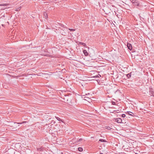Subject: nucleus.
<instances>
[{
	"instance_id": "1",
	"label": "nucleus",
	"mask_w": 154,
	"mask_h": 154,
	"mask_svg": "<svg viewBox=\"0 0 154 154\" xmlns=\"http://www.w3.org/2000/svg\"><path fill=\"white\" fill-rule=\"evenodd\" d=\"M132 2L134 5L137 6H140V3L138 1L136 0H132Z\"/></svg>"
},
{
	"instance_id": "2",
	"label": "nucleus",
	"mask_w": 154,
	"mask_h": 154,
	"mask_svg": "<svg viewBox=\"0 0 154 154\" xmlns=\"http://www.w3.org/2000/svg\"><path fill=\"white\" fill-rule=\"evenodd\" d=\"M69 99V97H68V95H67V94H65L63 97V99L64 100V101H67V102L68 101Z\"/></svg>"
},
{
	"instance_id": "3",
	"label": "nucleus",
	"mask_w": 154,
	"mask_h": 154,
	"mask_svg": "<svg viewBox=\"0 0 154 154\" xmlns=\"http://www.w3.org/2000/svg\"><path fill=\"white\" fill-rule=\"evenodd\" d=\"M115 121L118 123H121L122 122V119L120 118L115 119Z\"/></svg>"
},
{
	"instance_id": "4",
	"label": "nucleus",
	"mask_w": 154,
	"mask_h": 154,
	"mask_svg": "<svg viewBox=\"0 0 154 154\" xmlns=\"http://www.w3.org/2000/svg\"><path fill=\"white\" fill-rule=\"evenodd\" d=\"M127 46L128 48L130 50H131L132 48V47L131 45L129 43H127Z\"/></svg>"
},
{
	"instance_id": "5",
	"label": "nucleus",
	"mask_w": 154,
	"mask_h": 154,
	"mask_svg": "<svg viewBox=\"0 0 154 154\" xmlns=\"http://www.w3.org/2000/svg\"><path fill=\"white\" fill-rule=\"evenodd\" d=\"M153 91L152 89L151 88L149 89V94L151 96H153Z\"/></svg>"
},
{
	"instance_id": "6",
	"label": "nucleus",
	"mask_w": 154,
	"mask_h": 154,
	"mask_svg": "<svg viewBox=\"0 0 154 154\" xmlns=\"http://www.w3.org/2000/svg\"><path fill=\"white\" fill-rule=\"evenodd\" d=\"M59 25H60V26H61L63 28H61L60 27H59V28L60 29H61L63 31H64V29H65V27H64V26L63 25V24H60V23Z\"/></svg>"
},
{
	"instance_id": "7",
	"label": "nucleus",
	"mask_w": 154,
	"mask_h": 154,
	"mask_svg": "<svg viewBox=\"0 0 154 154\" xmlns=\"http://www.w3.org/2000/svg\"><path fill=\"white\" fill-rule=\"evenodd\" d=\"M83 53L85 56H87L88 55V53L86 50H84L83 51Z\"/></svg>"
},
{
	"instance_id": "8",
	"label": "nucleus",
	"mask_w": 154,
	"mask_h": 154,
	"mask_svg": "<svg viewBox=\"0 0 154 154\" xmlns=\"http://www.w3.org/2000/svg\"><path fill=\"white\" fill-rule=\"evenodd\" d=\"M128 79L130 78L131 77V73H130L126 75Z\"/></svg>"
},
{
	"instance_id": "9",
	"label": "nucleus",
	"mask_w": 154,
	"mask_h": 154,
	"mask_svg": "<svg viewBox=\"0 0 154 154\" xmlns=\"http://www.w3.org/2000/svg\"><path fill=\"white\" fill-rule=\"evenodd\" d=\"M55 118L58 121L63 122V120L60 119L59 117L55 116Z\"/></svg>"
},
{
	"instance_id": "10",
	"label": "nucleus",
	"mask_w": 154,
	"mask_h": 154,
	"mask_svg": "<svg viewBox=\"0 0 154 154\" xmlns=\"http://www.w3.org/2000/svg\"><path fill=\"white\" fill-rule=\"evenodd\" d=\"M8 4H0V6H6L8 5Z\"/></svg>"
},
{
	"instance_id": "11",
	"label": "nucleus",
	"mask_w": 154,
	"mask_h": 154,
	"mask_svg": "<svg viewBox=\"0 0 154 154\" xmlns=\"http://www.w3.org/2000/svg\"><path fill=\"white\" fill-rule=\"evenodd\" d=\"M99 141L101 142H107V141L105 140L102 139H100Z\"/></svg>"
},
{
	"instance_id": "12",
	"label": "nucleus",
	"mask_w": 154,
	"mask_h": 154,
	"mask_svg": "<svg viewBox=\"0 0 154 154\" xmlns=\"http://www.w3.org/2000/svg\"><path fill=\"white\" fill-rule=\"evenodd\" d=\"M79 43L80 45H83L85 47L86 46V44L85 43H83L81 42H79Z\"/></svg>"
},
{
	"instance_id": "13",
	"label": "nucleus",
	"mask_w": 154,
	"mask_h": 154,
	"mask_svg": "<svg viewBox=\"0 0 154 154\" xmlns=\"http://www.w3.org/2000/svg\"><path fill=\"white\" fill-rule=\"evenodd\" d=\"M44 16L45 19H47L48 18V15L47 14L46 12L44 13Z\"/></svg>"
},
{
	"instance_id": "14",
	"label": "nucleus",
	"mask_w": 154,
	"mask_h": 154,
	"mask_svg": "<svg viewBox=\"0 0 154 154\" xmlns=\"http://www.w3.org/2000/svg\"><path fill=\"white\" fill-rule=\"evenodd\" d=\"M78 150L79 152H82L83 151V149L82 147H79L78 148Z\"/></svg>"
},
{
	"instance_id": "15",
	"label": "nucleus",
	"mask_w": 154,
	"mask_h": 154,
	"mask_svg": "<svg viewBox=\"0 0 154 154\" xmlns=\"http://www.w3.org/2000/svg\"><path fill=\"white\" fill-rule=\"evenodd\" d=\"M105 128L108 130H110L111 129V127L109 126H106Z\"/></svg>"
},
{
	"instance_id": "16",
	"label": "nucleus",
	"mask_w": 154,
	"mask_h": 154,
	"mask_svg": "<svg viewBox=\"0 0 154 154\" xmlns=\"http://www.w3.org/2000/svg\"><path fill=\"white\" fill-rule=\"evenodd\" d=\"M16 9L15 10L16 11H19L20 10V9H21L20 7H18L17 8H16Z\"/></svg>"
},
{
	"instance_id": "17",
	"label": "nucleus",
	"mask_w": 154,
	"mask_h": 154,
	"mask_svg": "<svg viewBox=\"0 0 154 154\" xmlns=\"http://www.w3.org/2000/svg\"><path fill=\"white\" fill-rule=\"evenodd\" d=\"M26 122L24 121V122H21V123H16V124H23V123H26ZM15 123V124L16 123Z\"/></svg>"
},
{
	"instance_id": "18",
	"label": "nucleus",
	"mask_w": 154,
	"mask_h": 154,
	"mask_svg": "<svg viewBox=\"0 0 154 154\" xmlns=\"http://www.w3.org/2000/svg\"><path fill=\"white\" fill-rule=\"evenodd\" d=\"M60 32L61 33V34L62 35H65L66 34V33L64 32Z\"/></svg>"
},
{
	"instance_id": "19",
	"label": "nucleus",
	"mask_w": 154,
	"mask_h": 154,
	"mask_svg": "<svg viewBox=\"0 0 154 154\" xmlns=\"http://www.w3.org/2000/svg\"><path fill=\"white\" fill-rule=\"evenodd\" d=\"M82 140V139H79V140H78L77 141L78 142H80Z\"/></svg>"
},
{
	"instance_id": "20",
	"label": "nucleus",
	"mask_w": 154,
	"mask_h": 154,
	"mask_svg": "<svg viewBox=\"0 0 154 154\" xmlns=\"http://www.w3.org/2000/svg\"><path fill=\"white\" fill-rule=\"evenodd\" d=\"M125 116L126 115L125 114H123L122 115V116L123 118H124L125 117Z\"/></svg>"
},
{
	"instance_id": "21",
	"label": "nucleus",
	"mask_w": 154,
	"mask_h": 154,
	"mask_svg": "<svg viewBox=\"0 0 154 154\" xmlns=\"http://www.w3.org/2000/svg\"><path fill=\"white\" fill-rule=\"evenodd\" d=\"M112 104L113 105H115L116 104L115 102H114V101H112Z\"/></svg>"
},
{
	"instance_id": "22",
	"label": "nucleus",
	"mask_w": 154,
	"mask_h": 154,
	"mask_svg": "<svg viewBox=\"0 0 154 154\" xmlns=\"http://www.w3.org/2000/svg\"><path fill=\"white\" fill-rule=\"evenodd\" d=\"M69 30L71 31H74L75 30L73 29H69Z\"/></svg>"
},
{
	"instance_id": "23",
	"label": "nucleus",
	"mask_w": 154,
	"mask_h": 154,
	"mask_svg": "<svg viewBox=\"0 0 154 154\" xmlns=\"http://www.w3.org/2000/svg\"><path fill=\"white\" fill-rule=\"evenodd\" d=\"M84 98H87L88 100V99H90V98H89L88 97H85Z\"/></svg>"
},
{
	"instance_id": "24",
	"label": "nucleus",
	"mask_w": 154,
	"mask_h": 154,
	"mask_svg": "<svg viewBox=\"0 0 154 154\" xmlns=\"http://www.w3.org/2000/svg\"><path fill=\"white\" fill-rule=\"evenodd\" d=\"M128 114H129V115H131V116H132V115L131 114H130V113H128Z\"/></svg>"
},
{
	"instance_id": "25",
	"label": "nucleus",
	"mask_w": 154,
	"mask_h": 154,
	"mask_svg": "<svg viewBox=\"0 0 154 154\" xmlns=\"http://www.w3.org/2000/svg\"><path fill=\"white\" fill-rule=\"evenodd\" d=\"M100 75V77H101V75Z\"/></svg>"
},
{
	"instance_id": "26",
	"label": "nucleus",
	"mask_w": 154,
	"mask_h": 154,
	"mask_svg": "<svg viewBox=\"0 0 154 154\" xmlns=\"http://www.w3.org/2000/svg\"><path fill=\"white\" fill-rule=\"evenodd\" d=\"M85 100H87L86 99H85Z\"/></svg>"
}]
</instances>
